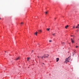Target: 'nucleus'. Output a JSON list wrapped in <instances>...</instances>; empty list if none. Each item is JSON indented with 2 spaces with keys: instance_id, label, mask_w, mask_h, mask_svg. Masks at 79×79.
<instances>
[{
  "instance_id": "f257e3e1",
  "label": "nucleus",
  "mask_w": 79,
  "mask_h": 79,
  "mask_svg": "<svg viewBox=\"0 0 79 79\" xmlns=\"http://www.w3.org/2000/svg\"><path fill=\"white\" fill-rule=\"evenodd\" d=\"M48 56H49V55L48 54L45 55L44 56V58H48Z\"/></svg>"
},
{
  "instance_id": "f03ea898",
  "label": "nucleus",
  "mask_w": 79,
  "mask_h": 79,
  "mask_svg": "<svg viewBox=\"0 0 79 79\" xmlns=\"http://www.w3.org/2000/svg\"><path fill=\"white\" fill-rule=\"evenodd\" d=\"M69 57H68V59H66L65 62L66 63H68V62H69Z\"/></svg>"
},
{
  "instance_id": "7ed1b4c3",
  "label": "nucleus",
  "mask_w": 79,
  "mask_h": 79,
  "mask_svg": "<svg viewBox=\"0 0 79 79\" xmlns=\"http://www.w3.org/2000/svg\"><path fill=\"white\" fill-rule=\"evenodd\" d=\"M20 59V57H19L16 58V59H15V60H19Z\"/></svg>"
},
{
  "instance_id": "20e7f679",
  "label": "nucleus",
  "mask_w": 79,
  "mask_h": 79,
  "mask_svg": "<svg viewBox=\"0 0 79 79\" xmlns=\"http://www.w3.org/2000/svg\"><path fill=\"white\" fill-rule=\"evenodd\" d=\"M34 34L35 35H37V32L36 31V32H35Z\"/></svg>"
},
{
  "instance_id": "39448f33",
  "label": "nucleus",
  "mask_w": 79,
  "mask_h": 79,
  "mask_svg": "<svg viewBox=\"0 0 79 79\" xmlns=\"http://www.w3.org/2000/svg\"><path fill=\"white\" fill-rule=\"evenodd\" d=\"M56 60H57L56 61V62H58L59 61V58H56Z\"/></svg>"
},
{
  "instance_id": "423d86ee",
  "label": "nucleus",
  "mask_w": 79,
  "mask_h": 79,
  "mask_svg": "<svg viewBox=\"0 0 79 79\" xmlns=\"http://www.w3.org/2000/svg\"><path fill=\"white\" fill-rule=\"evenodd\" d=\"M38 32H40H40H42V30H38Z\"/></svg>"
},
{
  "instance_id": "0eeeda50",
  "label": "nucleus",
  "mask_w": 79,
  "mask_h": 79,
  "mask_svg": "<svg viewBox=\"0 0 79 79\" xmlns=\"http://www.w3.org/2000/svg\"><path fill=\"white\" fill-rule=\"evenodd\" d=\"M69 27V26L67 25L65 27V28L67 29V28H68Z\"/></svg>"
},
{
  "instance_id": "6e6552de",
  "label": "nucleus",
  "mask_w": 79,
  "mask_h": 79,
  "mask_svg": "<svg viewBox=\"0 0 79 79\" xmlns=\"http://www.w3.org/2000/svg\"><path fill=\"white\" fill-rule=\"evenodd\" d=\"M30 59H31V58L29 57L27 58V61H29V60H30Z\"/></svg>"
},
{
  "instance_id": "1a4fd4ad",
  "label": "nucleus",
  "mask_w": 79,
  "mask_h": 79,
  "mask_svg": "<svg viewBox=\"0 0 79 79\" xmlns=\"http://www.w3.org/2000/svg\"><path fill=\"white\" fill-rule=\"evenodd\" d=\"M79 27V24H78L77 25V26L76 27V29H77V28H78Z\"/></svg>"
},
{
  "instance_id": "9d476101",
  "label": "nucleus",
  "mask_w": 79,
  "mask_h": 79,
  "mask_svg": "<svg viewBox=\"0 0 79 79\" xmlns=\"http://www.w3.org/2000/svg\"><path fill=\"white\" fill-rule=\"evenodd\" d=\"M40 58H42V59H43V58H44V56H40Z\"/></svg>"
},
{
  "instance_id": "9b49d317",
  "label": "nucleus",
  "mask_w": 79,
  "mask_h": 79,
  "mask_svg": "<svg viewBox=\"0 0 79 79\" xmlns=\"http://www.w3.org/2000/svg\"><path fill=\"white\" fill-rule=\"evenodd\" d=\"M52 35H55V33H52Z\"/></svg>"
},
{
  "instance_id": "f8f14e48",
  "label": "nucleus",
  "mask_w": 79,
  "mask_h": 79,
  "mask_svg": "<svg viewBox=\"0 0 79 79\" xmlns=\"http://www.w3.org/2000/svg\"><path fill=\"white\" fill-rule=\"evenodd\" d=\"M47 30H48V31H50V28H47Z\"/></svg>"
},
{
  "instance_id": "ddd939ff",
  "label": "nucleus",
  "mask_w": 79,
  "mask_h": 79,
  "mask_svg": "<svg viewBox=\"0 0 79 79\" xmlns=\"http://www.w3.org/2000/svg\"><path fill=\"white\" fill-rule=\"evenodd\" d=\"M71 42H72V43H74V40H71Z\"/></svg>"
},
{
  "instance_id": "4468645a",
  "label": "nucleus",
  "mask_w": 79,
  "mask_h": 79,
  "mask_svg": "<svg viewBox=\"0 0 79 79\" xmlns=\"http://www.w3.org/2000/svg\"><path fill=\"white\" fill-rule=\"evenodd\" d=\"M45 13H46V14H47V13H48V11L46 12Z\"/></svg>"
},
{
  "instance_id": "2eb2a0df",
  "label": "nucleus",
  "mask_w": 79,
  "mask_h": 79,
  "mask_svg": "<svg viewBox=\"0 0 79 79\" xmlns=\"http://www.w3.org/2000/svg\"><path fill=\"white\" fill-rule=\"evenodd\" d=\"M49 42H52V40H49Z\"/></svg>"
},
{
  "instance_id": "dca6fc26",
  "label": "nucleus",
  "mask_w": 79,
  "mask_h": 79,
  "mask_svg": "<svg viewBox=\"0 0 79 79\" xmlns=\"http://www.w3.org/2000/svg\"><path fill=\"white\" fill-rule=\"evenodd\" d=\"M21 24H23V22H22L21 23Z\"/></svg>"
},
{
  "instance_id": "f3484780",
  "label": "nucleus",
  "mask_w": 79,
  "mask_h": 79,
  "mask_svg": "<svg viewBox=\"0 0 79 79\" xmlns=\"http://www.w3.org/2000/svg\"><path fill=\"white\" fill-rule=\"evenodd\" d=\"M74 27H75V26H74L73 27V28H74Z\"/></svg>"
},
{
  "instance_id": "a211bd4d",
  "label": "nucleus",
  "mask_w": 79,
  "mask_h": 79,
  "mask_svg": "<svg viewBox=\"0 0 79 79\" xmlns=\"http://www.w3.org/2000/svg\"><path fill=\"white\" fill-rule=\"evenodd\" d=\"M76 48H77V47H78V46H76Z\"/></svg>"
},
{
  "instance_id": "6ab92c4d",
  "label": "nucleus",
  "mask_w": 79,
  "mask_h": 79,
  "mask_svg": "<svg viewBox=\"0 0 79 79\" xmlns=\"http://www.w3.org/2000/svg\"><path fill=\"white\" fill-rule=\"evenodd\" d=\"M72 37H74V36L73 35Z\"/></svg>"
},
{
  "instance_id": "aec40b11",
  "label": "nucleus",
  "mask_w": 79,
  "mask_h": 79,
  "mask_svg": "<svg viewBox=\"0 0 79 79\" xmlns=\"http://www.w3.org/2000/svg\"><path fill=\"white\" fill-rule=\"evenodd\" d=\"M71 40H73V39H72V38H71Z\"/></svg>"
},
{
  "instance_id": "412c9836",
  "label": "nucleus",
  "mask_w": 79,
  "mask_h": 79,
  "mask_svg": "<svg viewBox=\"0 0 79 79\" xmlns=\"http://www.w3.org/2000/svg\"><path fill=\"white\" fill-rule=\"evenodd\" d=\"M42 64H44V63H42Z\"/></svg>"
},
{
  "instance_id": "4be33fe9",
  "label": "nucleus",
  "mask_w": 79,
  "mask_h": 79,
  "mask_svg": "<svg viewBox=\"0 0 79 79\" xmlns=\"http://www.w3.org/2000/svg\"><path fill=\"white\" fill-rule=\"evenodd\" d=\"M73 35H71V37H73Z\"/></svg>"
},
{
  "instance_id": "5701e85b",
  "label": "nucleus",
  "mask_w": 79,
  "mask_h": 79,
  "mask_svg": "<svg viewBox=\"0 0 79 79\" xmlns=\"http://www.w3.org/2000/svg\"><path fill=\"white\" fill-rule=\"evenodd\" d=\"M38 57L39 58V57L38 56Z\"/></svg>"
},
{
  "instance_id": "b1692460",
  "label": "nucleus",
  "mask_w": 79,
  "mask_h": 79,
  "mask_svg": "<svg viewBox=\"0 0 79 79\" xmlns=\"http://www.w3.org/2000/svg\"><path fill=\"white\" fill-rule=\"evenodd\" d=\"M0 19H1V18H0Z\"/></svg>"
},
{
  "instance_id": "393cba45",
  "label": "nucleus",
  "mask_w": 79,
  "mask_h": 79,
  "mask_svg": "<svg viewBox=\"0 0 79 79\" xmlns=\"http://www.w3.org/2000/svg\"><path fill=\"white\" fill-rule=\"evenodd\" d=\"M5 52H6V51H5Z\"/></svg>"
}]
</instances>
